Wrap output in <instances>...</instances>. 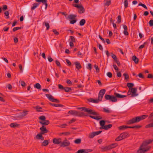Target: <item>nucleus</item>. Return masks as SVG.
<instances>
[{
	"mask_svg": "<svg viewBox=\"0 0 153 153\" xmlns=\"http://www.w3.org/2000/svg\"><path fill=\"white\" fill-rule=\"evenodd\" d=\"M151 146H148L147 143L144 142L137 151V153H145L149 150Z\"/></svg>",
	"mask_w": 153,
	"mask_h": 153,
	"instance_id": "nucleus-1",
	"label": "nucleus"
},
{
	"mask_svg": "<svg viewBox=\"0 0 153 153\" xmlns=\"http://www.w3.org/2000/svg\"><path fill=\"white\" fill-rule=\"evenodd\" d=\"M78 109H81L82 111H84L85 112H86L88 113V114H92L94 115H99V114L96 112L95 111L93 110L90 109L88 108L82 107H79L77 108Z\"/></svg>",
	"mask_w": 153,
	"mask_h": 153,
	"instance_id": "nucleus-2",
	"label": "nucleus"
},
{
	"mask_svg": "<svg viewBox=\"0 0 153 153\" xmlns=\"http://www.w3.org/2000/svg\"><path fill=\"white\" fill-rule=\"evenodd\" d=\"M68 114H71L76 116L82 117L84 116H88V114H85L84 113L82 112H79L75 110H70L68 112Z\"/></svg>",
	"mask_w": 153,
	"mask_h": 153,
	"instance_id": "nucleus-3",
	"label": "nucleus"
},
{
	"mask_svg": "<svg viewBox=\"0 0 153 153\" xmlns=\"http://www.w3.org/2000/svg\"><path fill=\"white\" fill-rule=\"evenodd\" d=\"M117 146L118 144L117 143H114L105 146L99 147V148L100 149L101 152H103L113 149Z\"/></svg>",
	"mask_w": 153,
	"mask_h": 153,
	"instance_id": "nucleus-4",
	"label": "nucleus"
},
{
	"mask_svg": "<svg viewBox=\"0 0 153 153\" xmlns=\"http://www.w3.org/2000/svg\"><path fill=\"white\" fill-rule=\"evenodd\" d=\"M141 120L139 116L133 118L132 119L128 121L127 124H131L135 123H138Z\"/></svg>",
	"mask_w": 153,
	"mask_h": 153,
	"instance_id": "nucleus-5",
	"label": "nucleus"
},
{
	"mask_svg": "<svg viewBox=\"0 0 153 153\" xmlns=\"http://www.w3.org/2000/svg\"><path fill=\"white\" fill-rule=\"evenodd\" d=\"M105 97L106 100H109L112 102H116L117 101V98L114 96H111L110 95L105 94Z\"/></svg>",
	"mask_w": 153,
	"mask_h": 153,
	"instance_id": "nucleus-6",
	"label": "nucleus"
},
{
	"mask_svg": "<svg viewBox=\"0 0 153 153\" xmlns=\"http://www.w3.org/2000/svg\"><path fill=\"white\" fill-rule=\"evenodd\" d=\"M106 90L105 89H102L100 90L98 94V99L100 101H101L104 95L105 92Z\"/></svg>",
	"mask_w": 153,
	"mask_h": 153,
	"instance_id": "nucleus-7",
	"label": "nucleus"
},
{
	"mask_svg": "<svg viewBox=\"0 0 153 153\" xmlns=\"http://www.w3.org/2000/svg\"><path fill=\"white\" fill-rule=\"evenodd\" d=\"M45 95L50 101L57 103L59 102V100L54 98L51 95L48 94H46Z\"/></svg>",
	"mask_w": 153,
	"mask_h": 153,
	"instance_id": "nucleus-8",
	"label": "nucleus"
},
{
	"mask_svg": "<svg viewBox=\"0 0 153 153\" xmlns=\"http://www.w3.org/2000/svg\"><path fill=\"white\" fill-rule=\"evenodd\" d=\"M70 143L69 141L68 140L66 139L63 140L62 142H61L60 144L61 147H64L66 146H69L70 145Z\"/></svg>",
	"mask_w": 153,
	"mask_h": 153,
	"instance_id": "nucleus-9",
	"label": "nucleus"
},
{
	"mask_svg": "<svg viewBox=\"0 0 153 153\" xmlns=\"http://www.w3.org/2000/svg\"><path fill=\"white\" fill-rule=\"evenodd\" d=\"M40 132L43 134L48 133V130H47L46 127L44 126H42L40 128Z\"/></svg>",
	"mask_w": 153,
	"mask_h": 153,
	"instance_id": "nucleus-10",
	"label": "nucleus"
},
{
	"mask_svg": "<svg viewBox=\"0 0 153 153\" xmlns=\"http://www.w3.org/2000/svg\"><path fill=\"white\" fill-rule=\"evenodd\" d=\"M131 92L132 93V97H136L138 95V94L136 93L137 88H132L130 89Z\"/></svg>",
	"mask_w": 153,
	"mask_h": 153,
	"instance_id": "nucleus-11",
	"label": "nucleus"
},
{
	"mask_svg": "<svg viewBox=\"0 0 153 153\" xmlns=\"http://www.w3.org/2000/svg\"><path fill=\"white\" fill-rule=\"evenodd\" d=\"M36 1L38 2H42L43 4L42 6V7H43V5H45V9L46 10L48 6V4L47 3V0H36Z\"/></svg>",
	"mask_w": 153,
	"mask_h": 153,
	"instance_id": "nucleus-12",
	"label": "nucleus"
},
{
	"mask_svg": "<svg viewBox=\"0 0 153 153\" xmlns=\"http://www.w3.org/2000/svg\"><path fill=\"white\" fill-rule=\"evenodd\" d=\"M61 138H54L53 140V142L54 144H61Z\"/></svg>",
	"mask_w": 153,
	"mask_h": 153,
	"instance_id": "nucleus-13",
	"label": "nucleus"
},
{
	"mask_svg": "<svg viewBox=\"0 0 153 153\" xmlns=\"http://www.w3.org/2000/svg\"><path fill=\"white\" fill-rule=\"evenodd\" d=\"M28 111L26 110H24L22 112H21L19 117H22L27 115L28 114Z\"/></svg>",
	"mask_w": 153,
	"mask_h": 153,
	"instance_id": "nucleus-14",
	"label": "nucleus"
},
{
	"mask_svg": "<svg viewBox=\"0 0 153 153\" xmlns=\"http://www.w3.org/2000/svg\"><path fill=\"white\" fill-rule=\"evenodd\" d=\"M114 95L115 96H114L116 97V98L117 97L120 98H122L126 97V95H122L117 93L116 92L114 93Z\"/></svg>",
	"mask_w": 153,
	"mask_h": 153,
	"instance_id": "nucleus-15",
	"label": "nucleus"
},
{
	"mask_svg": "<svg viewBox=\"0 0 153 153\" xmlns=\"http://www.w3.org/2000/svg\"><path fill=\"white\" fill-rule=\"evenodd\" d=\"M43 134L40 133L39 134H37L36 136V139L38 140H44V137L42 136Z\"/></svg>",
	"mask_w": 153,
	"mask_h": 153,
	"instance_id": "nucleus-16",
	"label": "nucleus"
},
{
	"mask_svg": "<svg viewBox=\"0 0 153 153\" xmlns=\"http://www.w3.org/2000/svg\"><path fill=\"white\" fill-rule=\"evenodd\" d=\"M39 123L42 125L44 126L48 125L50 123V122L48 120H45L44 121H39Z\"/></svg>",
	"mask_w": 153,
	"mask_h": 153,
	"instance_id": "nucleus-17",
	"label": "nucleus"
},
{
	"mask_svg": "<svg viewBox=\"0 0 153 153\" xmlns=\"http://www.w3.org/2000/svg\"><path fill=\"white\" fill-rule=\"evenodd\" d=\"M122 136V138L124 139L129 136V134L126 132H123L120 134Z\"/></svg>",
	"mask_w": 153,
	"mask_h": 153,
	"instance_id": "nucleus-18",
	"label": "nucleus"
},
{
	"mask_svg": "<svg viewBox=\"0 0 153 153\" xmlns=\"http://www.w3.org/2000/svg\"><path fill=\"white\" fill-rule=\"evenodd\" d=\"M74 64L75 65L76 68L78 70H79L82 68V66L80 63L79 62H75Z\"/></svg>",
	"mask_w": 153,
	"mask_h": 153,
	"instance_id": "nucleus-19",
	"label": "nucleus"
},
{
	"mask_svg": "<svg viewBox=\"0 0 153 153\" xmlns=\"http://www.w3.org/2000/svg\"><path fill=\"white\" fill-rule=\"evenodd\" d=\"M88 100L90 102H94L95 103H97L99 102V101H100V100H98V99L94 100L93 98H90L89 99H88Z\"/></svg>",
	"mask_w": 153,
	"mask_h": 153,
	"instance_id": "nucleus-20",
	"label": "nucleus"
},
{
	"mask_svg": "<svg viewBox=\"0 0 153 153\" xmlns=\"http://www.w3.org/2000/svg\"><path fill=\"white\" fill-rule=\"evenodd\" d=\"M132 59L134 61L135 64H137L138 63L139 59L135 56H132Z\"/></svg>",
	"mask_w": 153,
	"mask_h": 153,
	"instance_id": "nucleus-21",
	"label": "nucleus"
},
{
	"mask_svg": "<svg viewBox=\"0 0 153 153\" xmlns=\"http://www.w3.org/2000/svg\"><path fill=\"white\" fill-rule=\"evenodd\" d=\"M76 17V15L70 14L68 16V18L69 19L73 20L75 19Z\"/></svg>",
	"mask_w": 153,
	"mask_h": 153,
	"instance_id": "nucleus-22",
	"label": "nucleus"
},
{
	"mask_svg": "<svg viewBox=\"0 0 153 153\" xmlns=\"http://www.w3.org/2000/svg\"><path fill=\"white\" fill-rule=\"evenodd\" d=\"M105 121L104 120H102L100 121V126H101V127L100 128V129H102L104 126H105Z\"/></svg>",
	"mask_w": 153,
	"mask_h": 153,
	"instance_id": "nucleus-23",
	"label": "nucleus"
},
{
	"mask_svg": "<svg viewBox=\"0 0 153 153\" xmlns=\"http://www.w3.org/2000/svg\"><path fill=\"white\" fill-rule=\"evenodd\" d=\"M112 126V125L111 124H109L108 125H105L104 126L102 129H104L105 130H107L108 129L111 128Z\"/></svg>",
	"mask_w": 153,
	"mask_h": 153,
	"instance_id": "nucleus-24",
	"label": "nucleus"
},
{
	"mask_svg": "<svg viewBox=\"0 0 153 153\" xmlns=\"http://www.w3.org/2000/svg\"><path fill=\"white\" fill-rule=\"evenodd\" d=\"M50 104L53 106L58 107H63V105L61 104H57L55 103H50Z\"/></svg>",
	"mask_w": 153,
	"mask_h": 153,
	"instance_id": "nucleus-25",
	"label": "nucleus"
},
{
	"mask_svg": "<svg viewBox=\"0 0 153 153\" xmlns=\"http://www.w3.org/2000/svg\"><path fill=\"white\" fill-rule=\"evenodd\" d=\"M39 5V4L37 3H35L33 4V6L31 8V10H34L36 7L38 6Z\"/></svg>",
	"mask_w": 153,
	"mask_h": 153,
	"instance_id": "nucleus-26",
	"label": "nucleus"
},
{
	"mask_svg": "<svg viewBox=\"0 0 153 153\" xmlns=\"http://www.w3.org/2000/svg\"><path fill=\"white\" fill-rule=\"evenodd\" d=\"M128 128H129L128 126H126L123 125L119 126L118 127V129L120 130H123Z\"/></svg>",
	"mask_w": 153,
	"mask_h": 153,
	"instance_id": "nucleus-27",
	"label": "nucleus"
},
{
	"mask_svg": "<svg viewBox=\"0 0 153 153\" xmlns=\"http://www.w3.org/2000/svg\"><path fill=\"white\" fill-rule=\"evenodd\" d=\"M89 117L93 119L96 120H99L100 119H102V118L101 117L98 116V117H95L94 116H92L91 115H89Z\"/></svg>",
	"mask_w": 153,
	"mask_h": 153,
	"instance_id": "nucleus-28",
	"label": "nucleus"
},
{
	"mask_svg": "<svg viewBox=\"0 0 153 153\" xmlns=\"http://www.w3.org/2000/svg\"><path fill=\"white\" fill-rule=\"evenodd\" d=\"M79 9L78 10V12L80 13H83L85 12V9L83 8V7L82 6V7L79 8Z\"/></svg>",
	"mask_w": 153,
	"mask_h": 153,
	"instance_id": "nucleus-29",
	"label": "nucleus"
},
{
	"mask_svg": "<svg viewBox=\"0 0 153 153\" xmlns=\"http://www.w3.org/2000/svg\"><path fill=\"white\" fill-rule=\"evenodd\" d=\"M19 125L17 124L16 123H13L10 124V126L11 127L15 128L18 127Z\"/></svg>",
	"mask_w": 153,
	"mask_h": 153,
	"instance_id": "nucleus-30",
	"label": "nucleus"
},
{
	"mask_svg": "<svg viewBox=\"0 0 153 153\" xmlns=\"http://www.w3.org/2000/svg\"><path fill=\"white\" fill-rule=\"evenodd\" d=\"M134 85V84L132 83H128L127 84V86L128 87L129 89H131L133 87Z\"/></svg>",
	"mask_w": 153,
	"mask_h": 153,
	"instance_id": "nucleus-31",
	"label": "nucleus"
},
{
	"mask_svg": "<svg viewBox=\"0 0 153 153\" xmlns=\"http://www.w3.org/2000/svg\"><path fill=\"white\" fill-rule=\"evenodd\" d=\"M122 136L120 134L115 140L116 141H118L123 140Z\"/></svg>",
	"mask_w": 153,
	"mask_h": 153,
	"instance_id": "nucleus-32",
	"label": "nucleus"
},
{
	"mask_svg": "<svg viewBox=\"0 0 153 153\" xmlns=\"http://www.w3.org/2000/svg\"><path fill=\"white\" fill-rule=\"evenodd\" d=\"M34 87L38 89L41 88V86L39 83H36L34 85Z\"/></svg>",
	"mask_w": 153,
	"mask_h": 153,
	"instance_id": "nucleus-33",
	"label": "nucleus"
},
{
	"mask_svg": "<svg viewBox=\"0 0 153 153\" xmlns=\"http://www.w3.org/2000/svg\"><path fill=\"white\" fill-rule=\"evenodd\" d=\"M48 140H45L42 144V146H46L48 145Z\"/></svg>",
	"mask_w": 153,
	"mask_h": 153,
	"instance_id": "nucleus-34",
	"label": "nucleus"
},
{
	"mask_svg": "<svg viewBox=\"0 0 153 153\" xmlns=\"http://www.w3.org/2000/svg\"><path fill=\"white\" fill-rule=\"evenodd\" d=\"M141 126L140 125H136L134 126H128L129 128H140Z\"/></svg>",
	"mask_w": 153,
	"mask_h": 153,
	"instance_id": "nucleus-35",
	"label": "nucleus"
},
{
	"mask_svg": "<svg viewBox=\"0 0 153 153\" xmlns=\"http://www.w3.org/2000/svg\"><path fill=\"white\" fill-rule=\"evenodd\" d=\"M95 134L94 132H91L88 135V137L89 138H92L95 136Z\"/></svg>",
	"mask_w": 153,
	"mask_h": 153,
	"instance_id": "nucleus-36",
	"label": "nucleus"
},
{
	"mask_svg": "<svg viewBox=\"0 0 153 153\" xmlns=\"http://www.w3.org/2000/svg\"><path fill=\"white\" fill-rule=\"evenodd\" d=\"M85 23V20L84 19H82L79 22V25L81 26L83 25Z\"/></svg>",
	"mask_w": 153,
	"mask_h": 153,
	"instance_id": "nucleus-37",
	"label": "nucleus"
},
{
	"mask_svg": "<svg viewBox=\"0 0 153 153\" xmlns=\"http://www.w3.org/2000/svg\"><path fill=\"white\" fill-rule=\"evenodd\" d=\"M81 140L80 139H77L74 141V142L77 144H79L81 143Z\"/></svg>",
	"mask_w": 153,
	"mask_h": 153,
	"instance_id": "nucleus-38",
	"label": "nucleus"
},
{
	"mask_svg": "<svg viewBox=\"0 0 153 153\" xmlns=\"http://www.w3.org/2000/svg\"><path fill=\"white\" fill-rule=\"evenodd\" d=\"M64 89L65 92H70L71 90L70 88L68 87H64Z\"/></svg>",
	"mask_w": 153,
	"mask_h": 153,
	"instance_id": "nucleus-39",
	"label": "nucleus"
},
{
	"mask_svg": "<svg viewBox=\"0 0 153 153\" xmlns=\"http://www.w3.org/2000/svg\"><path fill=\"white\" fill-rule=\"evenodd\" d=\"M111 57L114 59L115 62L117 60V58L115 55L113 53H111Z\"/></svg>",
	"mask_w": 153,
	"mask_h": 153,
	"instance_id": "nucleus-40",
	"label": "nucleus"
},
{
	"mask_svg": "<svg viewBox=\"0 0 153 153\" xmlns=\"http://www.w3.org/2000/svg\"><path fill=\"white\" fill-rule=\"evenodd\" d=\"M39 119L42 120V121H44L45 120L46 117L44 116H42L39 117Z\"/></svg>",
	"mask_w": 153,
	"mask_h": 153,
	"instance_id": "nucleus-41",
	"label": "nucleus"
},
{
	"mask_svg": "<svg viewBox=\"0 0 153 153\" xmlns=\"http://www.w3.org/2000/svg\"><path fill=\"white\" fill-rule=\"evenodd\" d=\"M124 7L125 8H126L128 7V0H124Z\"/></svg>",
	"mask_w": 153,
	"mask_h": 153,
	"instance_id": "nucleus-42",
	"label": "nucleus"
},
{
	"mask_svg": "<svg viewBox=\"0 0 153 153\" xmlns=\"http://www.w3.org/2000/svg\"><path fill=\"white\" fill-rule=\"evenodd\" d=\"M43 24H45V26L46 27V30H48L50 28V25L49 23L48 22H45Z\"/></svg>",
	"mask_w": 153,
	"mask_h": 153,
	"instance_id": "nucleus-43",
	"label": "nucleus"
},
{
	"mask_svg": "<svg viewBox=\"0 0 153 153\" xmlns=\"http://www.w3.org/2000/svg\"><path fill=\"white\" fill-rule=\"evenodd\" d=\"M141 119V120L144 119L148 117L147 115H144L142 116H139Z\"/></svg>",
	"mask_w": 153,
	"mask_h": 153,
	"instance_id": "nucleus-44",
	"label": "nucleus"
},
{
	"mask_svg": "<svg viewBox=\"0 0 153 153\" xmlns=\"http://www.w3.org/2000/svg\"><path fill=\"white\" fill-rule=\"evenodd\" d=\"M150 127H153V122L147 125L146 126V128H149Z\"/></svg>",
	"mask_w": 153,
	"mask_h": 153,
	"instance_id": "nucleus-45",
	"label": "nucleus"
},
{
	"mask_svg": "<svg viewBox=\"0 0 153 153\" xmlns=\"http://www.w3.org/2000/svg\"><path fill=\"white\" fill-rule=\"evenodd\" d=\"M93 151V150L91 149H84V153H88V152H91Z\"/></svg>",
	"mask_w": 153,
	"mask_h": 153,
	"instance_id": "nucleus-46",
	"label": "nucleus"
},
{
	"mask_svg": "<svg viewBox=\"0 0 153 153\" xmlns=\"http://www.w3.org/2000/svg\"><path fill=\"white\" fill-rule=\"evenodd\" d=\"M111 4V1H107L104 4L105 6H109Z\"/></svg>",
	"mask_w": 153,
	"mask_h": 153,
	"instance_id": "nucleus-47",
	"label": "nucleus"
},
{
	"mask_svg": "<svg viewBox=\"0 0 153 153\" xmlns=\"http://www.w3.org/2000/svg\"><path fill=\"white\" fill-rule=\"evenodd\" d=\"M71 134L70 132H62L60 134V135L62 134H64L65 136H68L69 135H70Z\"/></svg>",
	"mask_w": 153,
	"mask_h": 153,
	"instance_id": "nucleus-48",
	"label": "nucleus"
},
{
	"mask_svg": "<svg viewBox=\"0 0 153 153\" xmlns=\"http://www.w3.org/2000/svg\"><path fill=\"white\" fill-rule=\"evenodd\" d=\"M22 28L21 27H14L13 29V32H15L17 30H18L19 29H20Z\"/></svg>",
	"mask_w": 153,
	"mask_h": 153,
	"instance_id": "nucleus-49",
	"label": "nucleus"
},
{
	"mask_svg": "<svg viewBox=\"0 0 153 153\" xmlns=\"http://www.w3.org/2000/svg\"><path fill=\"white\" fill-rule=\"evenodd\" d=\"M138 5L141 6L146 9H147V7L145 4H143L141 3H139Z\"/></svg>",
	"mask_w": 153,
	"mask_h": 153,
	"instance_id": "nucleus-50",
	"label": "nucleus"
},
{
	"mask_svg": "<svg viewBox=\"0 0 153 153\" xmlns=\"http://www.w3.org/2000/svg\"><path fill=\"white\" fill-rule=\"evenodd\" d=\"M102 132V131H96V132H93L95 134V136L96 135H98V134H100Z\"/></svg>",
	"mask_w": 153,
	"mask_h": 153,
	"instance_id": "nucleus-51",
	"label": "nucleus"
},
{
	"mask_svg": "<svg viewBox=\"0 0 153 153\" xmlns=\"http://www.w3.org/2000/svg\"><path fill=\"white\" fill-rule=\"evenodd\" d=\"M42 108L40 106H36V109L37 111L39 112H42V111L41 110H40V109H42Z\"/></svg>",
	"mask_w": 153,
	"mask_h": 153,
	"instance_id": "nucleus-52",
	"label": "nucleus"
},
{
	"mask_svg": "<svg viewBox=\"0 0 153 153\" xmlns=\"http://www.w3.org/2000/svg\"><path fill=\"white\" fill-rule=\"evenodd\" d=\"M123 75L125 76V79H128L129 76L127 74L124 73L123 74Z\"/></svg>",
	"mask_w": 153,
	"mask_h": 153,
	"instance_id": "nucleus-53",
	"label": "nucleus"
},
{
	"mask_svg": "<svg viewBox=\"0 0 153 153\" xmlns=\"http://www.w3.org/2000/svg\"><path fill=\"white\" fill-rule=\"evenodd\" d=\"M4 15L5 16H7V18H9V13L8 11H6L4 13Z\"/></svg>",
	"mask_w": 153,
	"mask_h": 153,
	"instance_id": "nucleus-54",
	"label": "nucleus"
},
{
	"mask_svg": "<svg viewBox=\"0 0 153 153\" xmlns=\"http://www.w3.org/2000/svg\"><path fill=\"white\" fill-rule=\"evenodd\" d=\"M149 24L150 27L153 26V20H151L149 22Z\"/></svg>",
	"mask_w": 153,
	"mask_h": 153,
	"instance_id": "nucleus-55",
	"label": "nucleus"
},
{
	"mask_svg": "<svg viewBox=\"0 0 153 153\" xmlns=\"http://www.w3.org/2000/svg\"><path fill=\"white\" fill-rule=\"evenodd\" d=\"M153 141V140L150 139L148 140L144 141V142H146L147 143V144L148 145L149 144L152 143Z\"/></svg>",
	"mask_w": 153,
	"mask_h": 153,
	"instance_id": "nucleus-56",
	"label": "nucleus"
},
{
	"mask_svg": "<svg viewBox=\"0 0 153 153\" xmlns=\"http://www.w3.org/2000/svg\"><path fill=\"white\" fill-rule=\"evenodd\" d=\"M107 76L109 78H111L112 76V73L110 72H108L107 73Z\"/></svg>",
	"mask_w": 153,
	"mask_h": 153,
	"instance_id": "nucleus-57",
	"label": "nucleus"
},
{
	"mask_svg": "<svg viewBox=\"0 0 153 153\" xmlns=\"http://www.w3.org/2000/svg\"><path fill=\"white\" fill-rule=\"evenodd\" d=\"M87 68L91 70L92 68V65L91 64L89 63L88 64V66L87 67Z\"/></svg>",
	"mask_w": 153,
	"mask_h": 153,
	"instance_id": "nucleus-58",
	"label": "nucleus"
},
{
	"mask_svg": "<svg viewBox=\"0 0 153 153\" xmlns=\"http://www.w3.org/2000/svg\"><path fill=\"white\" fill-rule=\"evenodd\" d=\"M70 38L71 39V42H75V38L74 36H70Z\"/></svg>",
	"mask_w": 153,
	"mask_h": 153,
	"instance_id": "nucleus-59",
	"label": "nucleus"
},
{
	"mask_svg": "<svg viewBox=\"0 0 153 153\" xmlns=\"http://www.w3.org/2000/svg\"><path fill=\"white\" fill-rule=\"evenodd\" d=\"M76 21L77 20L76 19H73L72 20L70 21V23L72 24H73L75 23Z\"/></svg>",
	"mask_w": 153,
	"mask_h": 153,
	"instance_id": "nucleus-60",
	"label": "nucleus"
},
{
	"mask_svg": "<svg viewBox=\"0 0 153 153\" xmlns=\"http://www.w3.org/2000/svg\"><path fill=\"white\" fill-rule=\"evenodd\" d=\"M73 5L74 7H76L77 8H79L81 7H82V5H79L78 4H73Z\"/></svg>",
	"mask_w": 153,
	"mask_h": 153,
	"instance_id": "nucleus-61",
	"label": "nucleus"
},
{
	"mask_svg": "<svg viewBox=\"0 0 153 153\" xmlns=\"http://www.w3.org/2000/svg\"><path fill=\"white\" fill-rule=\"evenodd\" d=\"M53 32L54 33V34H55L56 35H57L59 34V32L58 31H57L56 30H53Z\"/></svg>",
	"mask_w": 153,
	"mask_h": 153,
	"instance_id": "nucleus-62",
	"label": "nucleus"
},
{
	"mask_svg": "<svg viewBox=\"0 0 153 153\" xmlns=\"http://www.w3.org/2000/svg\"><path fill=\"white\" fill-rule=\"evenodd\" d=\"M118 20H117V22L119 23H120L121 22V17L120 15H119L118 16Z\"/></svg>",
	"mask_w": 153,
	"mask_h": 153,
	"instance_id": "nucleus-63",
	"label": "nucleus"
},
{
	"mask_svg": "<svg viewBox=\"0 0 153 153\" xmlns=\"http://www.w3.org/2000/svg\"><path fill=\"white\" fill-rule=\"evenodd\" d=\"M21 85L23 87H25L26 85L24 81H21L20 82Z\"/></svg>",
	"mask_w": 153,
	"mask_h": 153,
	"instance_id": "nucleus-64",
	"label": "nucleus"
}]
</instances>
